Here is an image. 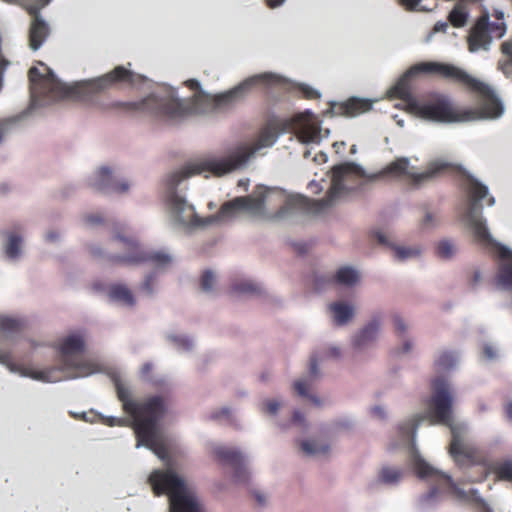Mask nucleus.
I'll use <instances>...</instances> for the list:
<instances>
[{
	"label": "nucleus",
	"mask_w": 512,
	"mask_h": 512,
	"mask_svg": "<svg viewBox=\"0 0 512 512\" xmlns=\"http://www.w3.org/2000/svg\"><path fill=\"white\" fill-rule=\"evenodd\" d=\"M351 175L364 176L363 169L355 163L347 162L332 169L331 187L326 196L321 200H313L303 195H291L285 197L276 189L257 186L252 195L239 196L225 202L215 215H211L208 222H221L234 217L240 211H246L253 216H266L267 204L280 203L279 209L270 216L272 219H281L289 213L300 211L307 214H320L330 208L336 198L344 191V180Z\"/></svg>",
	"instance_id": "f257e3e1"
},
{
	"label": "nucleus",
	"mask_w": 512,
	"mask_h": 512,
	"mask_svg": "<svg viewBox=\"0 0 512 512\" xmlns=\"http://www.w3.org/2000/svg\"><path fill=\"white\" fill-rule=\"evenodd\" d=\"M277 80L278 77L276 75L264 73L252 76L229 91L215 96H210L200 91L193 96L191 101L186 102L173 98L170 95L164 97L149 95L135 102L116 101L107 108L127 115L151 114L175 120L192 114L229 109L242 100L254 85L259 83H275Z\"/></svg>",
	"instance_id": "f03ea898"
},
{
	"label": "nucleus",
	"mask_w": 512,
	"mask_h": 512,
	"mask_svg": "<svg viewBox=\"0 0 512 512\" xmlns=\"http://www.w3.org/2000/svg\"><path fill=\"white\" fill-rule=\"evenodd\" d=\"M39 63L44 66L45 73H41L37 67H31L28 71L30 93L33 100L56 101L75 97L86 98L90 94H96L114 84H134L136 79L141 78L124 66H116L112 71L101 77L69 87L62 84L49 67L42 62Z\"/></svg>",
	"instance_id": "7ed1b4c3"
},
{
	"label": "nucleus",
	"mask_w": 512,
	"mask_h": 512,
	"mask_svg": "<svg viewBox=\"0 0 512 512\" xmlns=\"http://www.w3.org/2000/svg\"><path fill=\"white\" fill-rule=\"evenodd\" d=\"M116 390L123 410L133 418L137 447L145 446L160 459L165 460L168 457V449L159 434L158 424L168 411V399L155 395L138 402L132 399L127 387L117 384Z\"/></svg>",
	"instance_id": "20e7f679"
},
{
	"label": "nucleus",
	"mask_w": 512,
	"mask_h": 512,
	"mask_svg": "<svg viewBox=\"0 0 512 512\" xmlns=\"http://www.w3.org/2000/svg\"><path fill=\"white\" fill-rule=\"evenodd\" d=\"M453 396L448 382L438 377L432 381V395L427 402V414L432 424H443L450 428L452 439L449 454L459 466L475 462V448L463 442L464 428L453 422Z\"/></svg>",
	"instance_id": "39448f33"
},
{
	"label": "nucleus",
	"mask_w": 512,
	"mask_h": 512,
	"mask_svg": "<svg viewBox=\"0 0 512 512\" xmlns=\"http://www.w3.org/2000/svg\"><path fill=\"white\" fill-rule=\"evenodd\" d=\"M418 73L434 74L461 87L462 89L475 94L480 101L477 108L484 111L486 117L497 118L503 112V106L495 91L486 83L470 75L464 69L443 62H421L412 66L406 73V76L416 75Z\"/></svg>",
	"instance_id": "423d86ee"
},
{
	"label": "nucleus",
	"mask_w": 512,
	"mask_h": 512,
	"mask_svg": "<svg viewBox=\"0 0 512 512\" xmlns=\"http://www.w3.org/2000/svg\"><path fill=\"white\" fill-rule=\"evenodd\" d=\"M277 138L276 130L270 125L264 127L256 143L252 146L242 145L237 147L228 157L219 160H204L184 166L182 169L170 175V185L175 187L181 181L203 172H211L216 176H222L241 166L258 150L272 146Z\"/></svg>",
	"instance_id": "0eeeda50"
},
{
	"label": "nucleus",
	"mask_w": 512,
	"mask_h": 512,
	"mask_svg": "<svg viewBox=\"0 0 512 512\" xmlns=\"http://www.w3.org/2000/svg\"><path fill=\"white\" fill-rule=\"evenodd\" d=\"M84 340L80 335H70L60 344V364L33 373L32 377L45 382L87 377L97 372L96 364L82 357Z\"/></svg>",
	"instance_id": "6e6552de"
},
{
	"label": "nucleus",
	"mask_w": 512,
	"mask_h": 512,
	"mask_svg": "<svg viewBox=\"0 0 512 512\" xmlns=\"http://www.w3.org/2000/svg\"><path fill=\"white\" fill-rule=\"evenodd\" d=\"M410 112L423 119L439 123L493 119L492 117H486L485 112L479 109L459 108L443 94H434L423 102L412 101L410 103Z\"/></svg>",
	"instance_id": "1a4fd4ad"
},
{
	"label": "nucleus",
	"mask_w": 512,
	"mask_h": 512,
	"mask_svg": "<svg viewBox=\"0 0 512 512\" xmlns=\"http://www.w3.org/2000/svg\"><path fill=\"white\" fill-rule=\"evenodd\" d=\"M463 187L469 197V205L464 216L468 227L480 245L485 247L494 245L482 216V207L478 203L488 196V188L471 176L465 178Z\"/></svg>",
	"instance_id": "9d476101"
},
{
	"label": "nucleus",
	"mask_w": 512,
	"mask_h": 512,
	"mask_svg": "<svg viewBox=\"0 0 512 512\" xmlns=\"http://www.w3.org/2000/svg\"><path fill=\"white\" fill-rule=\"evenodd\" d=\"M117 243L127 252L123 255H108L107 259L114 264H139L151 262L156 267L163 268L172 262V258L161 251H144L138 242L132 238L116 237Z\"/></svg>",
	"instance_id": "9b49d317"
},
{
	"label": "nucleus",
	"mask_w": 512,
	"mask_h": 512,
	"mask_svg": "<svg viewBox=\"0 0 512 512\" xmlns=\"http://www.w3.org/2000/svg\"><path fill=\"white\" fill-rule=\"evenodd\" d=\"M504 32L505 24L503 22H490L487 14L480 16L469 32V50L474 52L481 48L485 49L490 44L493 36L501 37Z\"/></svg>",
	"instance_id": "f8f14e48"
},
{
	"label": "nucleus",
	"mask_w": 512,
	"mask_h": 512,
	"mask_svg": "<svg viewBox=\"0 0 512 512\" xmlns=\"http://www.w3.org/2000/svg\"><path fill=\"white\" fill-rule=\"evenodd\" d=\"M148 481L155 495L160 496L167 494L169 501L173 499L175 495L180 494L188 488L183 478L171 468L154 470L150 474Z\"/></svg>",
	"instance_id": "ddd939ff"
},
{
	"label": "nucleus",
	"mask_w": 512,
	"mask_h": 512,
	"mask_svg": "<svg viewBox=\"0 0 512 512\" xmlns=\"http://www.w3.org/2000/svg\"><path fill=\"white\" fill-rule=\"evenodd\" d=\"M170 209L175 223L190 227H206L215 222H208V217L200 218L194 212V209L184 199L173 196L170 201Z\"/></svg>",
	"instance_id": "4468645a"
},
{
	"label": "nucleus",
	"mask_w": 512,
	"mask_h": 512,
	"mask_svg": "<svg viewBox=\"0 0 512 512\" xmlns=\"http://www.w3.org/2000/svg\"><path fill=\"white\" fill-rule=\"evenodd\" d=\"M409 160L407 158H397L395 161L389 163L380 172L370 176V179H380L384 177H391L394 179L401 178L408 175L411 178L412 184L417 186L425 180L432 178L435 174L434 171H427L418 174L408 173Z\"/></svg>",
	"instance_id": "2eb2a0df"
},
{
	"label": "nucleus",
	"mask_w": 512,
	"mask_h": 512,
	"mask_svg": "<svg viewBox=\"0 0 512 512\" xmlns=\"http://www.w3.org/2000/svg\"><path fill=\"white\" fill-rule=\"evenodd\" d=\"M215 457L223 464L230 465L234 469V478L237 482H246L249 474L244 466L242 454L232 448L218 446L214 449Z\"/></svg>",
	"instance_id": "dca6fc26"
},
{
	"label": "nucleus",
	"mask_w": 512,
	"mask_h": 512,
	"mask_svg": "<svg viewBox=\"0 0 512 512\" xmlns=\"http://www.w3.org/2000/svg\"><path fill=\"white\" fill-rule=\"evenodd\" d=\"M373 103L374 102L370 99L350 97L344 102L335 104L333 109L337 115L355 117L370 111Z\"/></svg>",
	"instance_id": "f3484780"
},
{
	"label": "nucleus",
	"mask_w": 512,
	"mask_h": 512,
	"mask_svg": "<svg viewBox=\"0 0 512 512\" xmlns=\"http://www.w3.org/2000/svg\"><path fill=\"white\" fill-rule=\"evenodd\" d=\"M169 502V512H204L196 494L189 487L175 495Z\"/></svg>",
	"instance_id": "a211bd4d"
},
{
	"label": "nucleus",
	"mask_w": 512,
	"mask_h": 512,
	"mask_svg": "<svg viewBox=\"0 0 512 512\" xmlns=\"http://www.w3.org/2000/svg\"><path fill=\"white\" fill-rule=\"evenodd\" d=\"M98 190H111L116 193H124L129 189L127 182H117L108 167H101L93 184Z\"/></svg>",
	"instance_id": "6ab92c4d"
},
{
	"label": "nucleus",
	"mask_w": 512,
	"mask_h": 512,
	"mask_svg": "<svg viewBox=\"0 0 512 512\" xmlns=\"http://www.w3.org/2000/svg\"><path fill=\"white\" fill-rule=\"evenodd\" d=\"M413 469L416 473V475L419 478L425 479V478H436V479H443L448 484L452 483V479L449 475H446L444 473H440L437 470H435L432 466H430L426 461H424L419 456H415L413 460Z\"/></svg>",
	"instance_id": "aec40b11"
},
{
	"label": "nucleus",
	"mask_w": 512,
	"mask_h": 512,
	"mask_svg": "<svg viewBox=\"0 0 512 512\" xmlns=\"http://www.w3.org/2000/svg\"><path fill=\"white\" fill-rule=\"evenodd\" d=\"M379 321L373 319L353 339L356 348H362L376 339L379 330Z\"/></svg>",
	"instance_id": "412c9836"
},
{
	"label": "nucleus",
	"mask_w": 512,
	"mask_h": 512,
	"mask_svg": "<svg viewBox=\"0 0 512 512\" xmlns=\"http://www.w3.org/2000/svg\"><path fill=\"white\" fill-rule=\"evenodd\" d=\"M329 309L333 313L335 323L339 326L348 323L353 317L352 306L344 302H334L330 304Z\"/></svg>",
	"instance_id": "4be33fe9"
},
{
	"label": "nucleus",
	"mask_w": 512,
	"mask_h": 512,
	"mask_svg": "<svg viewBox=\"0 0 512 512\" xmlns=\"http://www.w3.org/2000/svg\"><path fill=\"white\" fill-rule=\"evenodd\" d=\"M108 295L111 300L119 302L123 305L133 306L135 304V299L132 292L125 285H112L109 289Z\"/></svg>",
	"instance_id": "5701e85b"
},
{
	"label": "nucleus",
	"mask_w": 512,
	"mask_h": 512,
	"mask_svg": "<svg viewBox=\"0 0 512 512\" xmlns=\"http://www.w3.org/2000/svg\"><path fill=\"white\" fill-rule=\"evenodd\" d=\"M358 281V273L351 267L340 268L329 282L352 286Z\"/></svg>",
	"instance_id": "b1692460"
},
{
	"label": "nucleus",
	"mask_w": 512,
	"mask_h": 512,
	"mask_svg": "<svg viewBox=\"0 0 512 512\" xmlns=\"http://www.w3.org/2000/svg\"><path fill=\"white\" fill-rule=\"evenodd\" d=\"M403 476V471L400 468L384 466L378 474V480L387 485L398 483Z\"/></svg>",
	"instance_id": "393cba45"
},
{
	"label": "nucleus",
	"mask_w": 512,
	"mask_h": 512,
	"mask_svg": "<svg viewBox=\"0 0 512 512\" xmlns=\"http://www.w3.org/2000/svg\"><path fill=\"white\" fill-rule=\"evenodd\" d=\"M393 95L405 101L407 103L408 110L410 111V103L412 101H417L412 97L410 87L408 86L405 79H401L393 88H392Z\"/></svg>",
	"instance_id": "a878e982"
},
{
	"label": "nucleus",
	"mask_w": 512,
	"mask_h": 512,
	"mask_svg": "<svg viewBox=\"0 0 512 512\" xmlns=\"http://www.w3.org/2000/svg\"><path fill=\"white\" fill-rule=\"evenodd\" d=\"M468 18V13L462 4H456L455 7L450 11L448 20L457 28L463 27Z\"/></svg>",
	"instance_id": "bb28decb"
},
{
	"label": "nucleus",
	"mask_w": 512,
	"mask_h": 512,
	"mask_svg": "<svg viewBox=\"0 0 512 512\" xmlns=\"http://www.w3.org/2000/svg\"><path fill=\"white\" fill-rule=\"evenodd\" d=\"M301 449L307 455H321L328 452L329 445L319 443L316 440H305L301 442Z\"/></svg>",
	"instance_id": "cd10ccee"
},
{
	"label": "nucleus",
	"mask_w": 512,
	"mask_h": 512,
	"mask_svg": "<svg viewBox=\"0 0 512 512\" xmlns=\"http://www.w3.org/2000/svg\"><path fill=\"white\" fill-rule=\"evenodd\" d=\"M232 291L240 294H259L261 287L250 280H241L232 284Z\"/></svg>",
	"instance_id": "c85d7f7f"
},
{
	"label": "nucleus",
	"mask_w": 512,
	"mask_h": 512,
	"mask_svg": "<svg viewBox=\"0 0 512 512\" xmlns=\"http://www.w3.org/2000/svg\"><path fill=\"white\" fill-rule=\"evenodd\" d=\"M22 243V238L16 233H9L8 234V241L5 246V252L6 255L14 259L19 256L20 254V245Z\"/></svg>",
	"instance_id": "c756f323"
},
{
	"label": "nucleus",
	"mask_w": 512,
	"mask_h": 512,
	"mask_svg": "<svg viewBox=\"0 0 512 512\" xmlns=\"http://www.w3.org/2000/svg\"><path fill=\"white\" fill-rule=\"evenodd\" d=\"M24 322L12 317H0V330L4 333H16L22 330Z\"/></svg>",
	"instance_id": "7c9ffc66"
},
{
	"label": "nucleus",
	"mask_w": 512,
	"mask_h": 512,
	"mask_svg": "<svg viewBox=\"0 0 512 512\" xmlns=\"http://www.w3.org/2000/svg\"><path fill=\"white\" fill-rule=\"evenodd\" d=\"M310 384L306 380H297L294 382V390L296 393L302 397H306L309 400H311L315 405H320V400L314 396L310 395L308 393Z\"/></svg>",
	"instance_id": "2f4dec72"
},
{
	"label": "nucleus",
	"mask_w": 512,
	"mask_h": 512,
	"mask_svg": "<svg viewBox=\"0 0 512 512\" xmlns=\"http://www.w3.org/2000/svg\"><path fill=\"white\" fill-rule=\"evenodd\" d=\"M299 137L304 143L318 142L320 139V131L315 126H305L301 129Z\"/></svg>",
	"instance_id": "473e14b6"
},
{
	"label": "nucleus",
	"mask_w": 512,
	"mask_h": 512,
	"mask_svg": "<svg viewBox=\"0 0 512 512\" xmlns=\"http://www.w3.org/2000/svg\"><path fill=\"white\" fill-rule=\"evenodd\" d=\"M394 251V256L396 259L403 261L407 258L415 257L420 254V251L416 248H408L401 246L390 245Z\"/></svg>",
	"instance_id": "72a5a7b5"
},
{
	"label": "nucleus",
	"mask_w": 512,
	"mask_h": 512,
	"mask_svg": "<svg viewBox=\"0 0 512 512\" xmlns=\"http://www.w3.org/2000/svg\"><path fill=\"white\" fill-rule=\"evenodd\" d=\"M494 471L499 479L512 481V461L499 463Z\"/></svg>",
	"instance_id": "f704fd0d"
},
{
	"label": "nucleus",
	"mask_w": 512,
	"mask_h": 512,
	"mask_svg": "<svg viewBox=\"0 0 512 512\" xmlns=\"http://www.w3.org/2000/svg\"><path fill=\"white\" fill-rule=\"evenodd\" d=\"M456 360V356L453 353L444 352L437 359L436 365L439 369L448 370L455 365Z\"/></svg>",
	"instance_id": "c9c22d12"
},
{
	"label": "nucleus",
	"mask_w": 512,
	"mask_h": 512,
	"mask_svg": "<svg viewBox=\"0 0 512 512\" xmlns=\"http://www.w3.org/2000/svg\"><path fill=\"white\" fill-rule=\"evenodd\" d=\"M295 91H297L302 98L308 99V100H314L320 98V93L312 88L309 85L306 84H297L295 86Z\"/></svg>",
	"instance_id": "e433bc0d"
},
{
	"label": "nucleus",
	"mask_w": 512,
	"mask_h": 512,
	"mask_svg": "<svg viewBox=\"0 0 512 512\" xmlns=\"http://www.w3.org/2000/svg\"><path fill=\"white\" fill-rule=\"evenodd\" d=\"M436 253L442 259H449L454 255L455 248L449 241H441L437 245Z\"/></svg>",
	"instance_id": "4c0bfd02"
},
{
	"label": "nucleus",
	"mask_w": 512,
	"mask_h": 512,
	"mask_svg": "<svg viewBox=\"0 0 512 512\" xmlns=\"http://www.w3.org/2000/svg\"><path fill=\"white\" fill-rule=\"evenodd\" d=\"M215 282V276L210 270H206L201 276V289L205 292H209L212 290L213 284Z\"/></svg>",
	"instance_id": "58836bf2"
},
{
	"label": "nucleus",
	"mask_w": 512,
	"mask_h": 512,
	"mask_svg": "<svg viewBox=\"0 0 512 512\" xmlns=\"http://www.w3.org/2000/svg\"><path fill=\"white\" fill-rule=\"evenodd\" d=\"M172 341L184 350H189L192 347V341L184 336H173Z\"/></svg>",
	"instance_id": "ea45409f"
},
{
	"label": "nucleus",
	"mask_w": 512,
	"mask_h": 512,
	"mask_svg": "<svg viewBox=\"0 0 512 512\" xmlns=\"http://www.w3.org/2000/svg\"><path fill=\"white\" fill-rule=\"evenodd\" d=\"M280 407V403L276 400H267L263 403V410L271 415L276 414Z\"/></svg>",
	"instance_id": "a19ab883"
},
{
	"label": "nucleus",
	"mask_w": 512,
	"mask_h": 512,
	"mask_svg": "<svg viewBox=\"0 0 512 512\" xmlns=\"http://www.w3.org/2000/svg\"><path fill=\"white\" fill-rule=\"evenodd\" d=\"M154 275H148L141 285V289L151 294L153 292Z\"/></svg>",
	"instance_id": "79ce46f5"
},
{
	"label": "nucleus",
	"mask_w": 512,
	"mask_h": 512,
	"mask_svg": "<svg viewBox=\"0 0 512 512\" xmlns=\"http://www.w3.org/2000/svg\"><path fill=\"white\" fill-rule=\"evenodd\" d=\"M309 374L311 378L318 376V360L315 356H311L310 358Z\"/></svg>",
	"instance_id": "37998d69"
},
{
	"label": "nucleus",
	"mask_w": 512,
	"mask_h": 512,
	"mask_svg": "<svg viewBox=\"0 0 512 512\" xmlns=\"http://www.w3.org/2000/svg\"><path fill=\"white\" fill-rule=\"evenodd\" d=\"M421 0H399V3L404 6L407 10H416Z\"/></svg>",
	"instance_id": "c03bdc74"
},
{
	"label": "nucleus",
	"mask_w": 512,
	"mask_h": 512,
	"mask_svg": "<svg viewBox=\"0 0 512 512\" xmlns=\"http://www.w3.org/2000/svg\"><path fill=\"white\" fill-rule=\"evenodd\" d=\"M393 321H394L395 328L399 333L402 334L406 331V326H405L403 320L399 316H394Z\"/></svg>",
	"instance_id": "a18cd8bd"
},
{
	"label": "nucleus",
	"mask_w": 512,
	"mask_h": 512,
	"mask_svg": "<svg viewBox=\"0 0 512 512\" xmlns=\"http://www.w3.org/2000/svg\"><path fill=\"white\" fill-rule=\"evenodd\" d=\"M0 363L10 366L12 364L11 354L9 352H1L0 351Z\"/></svg>",
	"instance_id": "49530a36"
},
{
	"label": "nucleus",
	"mask_w": 512,
	"mask_h": 512,
	"mask_svg": "<svg viewBox=\"0 0 512 512\" xmlns=\"http://www.w3.org/2000/svg\"><path fill=\"white\" fill-rule=\"evenodd\" d=\"M185 86L188 87L191 90L199 91L200 90V83L196 79H188L185 81Z\"/></svg>",
	"instance_id": "de8ad7c7"
},
{
	"label": "nucleus",
	"mask_w": 512,
	"mask_h": 512,
	"mask_svg": "<svg viewBox=\"0 0 512 512\" xmlns=\"http://www.w3.org/2000/svg\"><path fill=\"white\" fill-rule=\"evenodd\" d=\"M483 354L487 359H493L496 356L495 350L489 345H486L483 348Z\"/></svg>",
	"instance_id": "09e8293b"
},
{
	"label": "nucleus",
	"mask_w": 512,
	"mask_h": 512,
	"mask_svg": "<svg viewBox=\"0 0 512 512\" xmlns=\"http://www.w3.org/2000/svg\"><path fill=\"white\" fill-rule=\"evenodd\" d=\"M448 24L446 22H437L433 28L435 32H446Z\"/></svg>",
	"instance_id": "8fccbe9b"
},
{
	"label": "nucleus",
	"mask_w": 512,
	"mask_h": 512,
	"mask_svg": "<svg viewBox=\"0 0 512 512\" xmlns=\"http://www.w3.org/2000/svg\"><path fill=\"white\" fill-rule=\"evenodd\" d=\"M85 219L89 224H96L102 222V218L99 215H88Z\"/></svg>",
	"instance_id": "3c124183"
},
{
	"label": "nucleus",
	"mask_w": 512,
	"mask_h": 512,
	"mask_svg": "<svg viewBox=\"0 0 512 512\" xmlns=\"http://www.w3.org/2000/svg\"><path fill=\"white\" fill-rule=\"evenodd\" d=\"M293 422L298 424L304 422V415L300 411H294Z\"/></svg>",
	"instance_id": "603ef678"
},
{
	"label": "nucleus",
	"mask_w": 512,
	"mask_h": 512,
	"mask_svg": "<svg viewBox=\"0 0 512 512\" xmlns=\"http://www.w3.org/2000/svg\"><path fill=\"white\" fill-rule=\"evenodd\" d=\"M499 255L503 259L509 258L511 256V251L508 250L507 248L501 246L500 249H499Z\"/></svg>",
	"instance_id": "864d4df0"
},
{
	"label": "nucleus",
	"mask_w": 512,
	"mask_h": 512,
	"mask_svg": "<svg viewBox=\"0 0 512 512\" xmlns=\"http://www.w3.org/2000/svg\"><path fill=\"white\" fill-rule=\"evenodd\" d=\"M376 237H377V240L380 244H383V245H389L388 241H387V237L385 236V234L381 233V232H377L376 233Z\"/></svg>",
	"instance_id": "5fc2aeb1"
},
{
	"label": "nucleus",
	"mask_w": 512,
	"mask_h": 512,
	"mask_svg": "<svg viewBox=\"0 0 512 512\" xmlns=\"http://www.w3.org/2000/svg\"><path fill=\"white\" fill-rule=\"evenodd\" d=\"M285 0H266L267 5L270 8H276L280 6Z\"/></svg>",
	"instance_id": "6e6d98bb"
},
{
	"label": "nucleus",
	"mask_w": 512,
	"mask_h": 512,
	"mask_svg": "<svg viewBox=\"0 0 512 512\" xmlns=\"http://www.w3.org/2000/svg\"><path fill=\"white\" fill-rule=\"evenodd\" d=\"M294 246H295L296 251L300 254H303L308 250L307 245L304 243L295 244Z\"/></svg>",
	"instance_id": "4d7b16f0"
},
{
	"label": "nucleus",
	"mask_w": 512,
	"mask_h": 512,
	"mask_svg": "<svg viewBox=\"0 0 512 512\" xmlns=\"http://www.w3.org/2000/svg\"><path fill=\"white\" fill-rule=\"evenodd\" d=\"M372 414H373L374 416H376V417H379V418L384 417V411H383V409H382L381 407H378V406H376V407H374V408L372 409Z\"/></svg>",
	"instance_id": "13d9d810"
},
{
	"label": "nucleus",
	"mask_w": 512,
	"mask_h": 512,
	"mask_svg": "<svg viewBox=\"0 0 512 512\" xmlns=\"http://www.w3.org/2000/svg\"><path fill=\"white\" fill-rule=\"evenodd\" d=\"M254 496H255V498H256V500H257V502H258L260 505H264V504H265V501H266V500H265L264 495H262V494H261V493H259V492H255V493H254Z\"/></svg>",
	"instance_id": "bf43d9fd"
},
{
	"label": "nucleus",
	"mask_w": 512,
	"mask_h": 512,
	"mask_svg": "<svg viewBox=\"0 0 512 512\" xmlns=\"http://www.w3.org/2000/svg\"><path fill=\"white\" fill-rule=\"evenodd\" d=\"M506 415L509 420L512 421V402L506 406Z\"/></svg>",
	"instance_id": "052dcab7"
},
{
	"label": "nucleus",
	"mask_w": 512,
	"mask_h": 512,
	"mask_svg": "<svg viewBox=\"0 0 512 512\" xmlns=\"http://www.w3.org/2000/svg\"><path fill=\"white\" fill-rule=\"evenodd\" d=\"M46 238L48 241H54L58 238V234L55 232H49L47 233Z\"/></svg>",
	"instance_id": "680f3d73"
},
{
	"label": "nucleus",
	"mask_w": 512,
	"mask_h": 512,
	"mask_svg": "<svg viewBox=\"0 0 512 512\" xmlns=\"http://www.w3.org/2000/svg\"><path fill=\"white\" fill-rule=\"evenodd\" d=\"M151 369H152V365L150 363H146L142 367V373L143 374H148Z\"/></svg>",
	"instance_id": "e2e57ef3"
},
{
	"label": "nucleus",
	"mask_w": 512,
	"mask_h": 512,
	"mask_svg": "<svg viewBox=\"0 0 512 512\" xmlns=\"http://www.w3.org/2000/svg\"><path fill=\"white\" fill-rule=\"evenodd\" d=\"M329 353L333 357H338L340 355V351L337 348H331Z\"/></svg>",
	"instance_id": "0e129e2a"
},
{
	"label": "nucleus",
	"mask_w": 512,
	"mask_h": 512,
	"mask_svg": "<svg viewBox=\"0 0 512 512\" xmlns=\"http://www.w3.org/2000/svg\"><path fill=\"white\" fill-rule=\"evenodd\" d=\"M91 254H92L94 257H98V256H101V255H102V252H101L98 248H92V249H91Z\"/></svg>",
	"instance_id": "69168bd1"
},
{
	"label": "nucleus",
	"mask_w": 512,
	"mask_h": 512,
	"mask_svg": "<svg viewBox=\"0 0 512 512\" xmlns=\"http://www.w3.org/2000/svg\"><path fill=\"white\" fill-rule=\"evenodd\" d=\"M487 204L489 206H493L495 204V198L493 196H489L487 200Z\"/></svg>",
	"instance_id": "338daca9"
},
{
	"label": "nucleus",
	"mask_w": 512,
	"mask_h": 512,
	"mask_svg": "<svg viewBox=\"0 0 512 512\" xmlns=\"http://www.w3.org/2000/svg\"><path fill=\"white\" fill-rule=\"evenodd\" d=\"M411 348V345L409 342H405L404 344V351L403 352H408Z\"/></svg>",
	"instance_id": "774afa93"
}]
</instances>
